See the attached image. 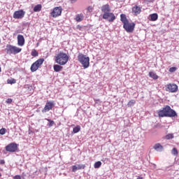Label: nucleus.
I'll return each instance as SVG.
<instances>
[{
  "mask_svg": "<svg viewBox=\"0 0 179 179\" xmlns=\"http://www.w3.org/2000/svg\"><path fill=\"white\" fill-rule=\"evenodd\" d=\"M158 116L161 117L162 118L164 117H168L169 118H173L174 117H177V112L174 110V109H171L170 106L166 105L162 109L157 111Z\"/></svg>",
  "mask_w": 179,
  "mask_h": 179,
  "instance_id": "nucleus-1",
  "label": "nucleus"
},
{
  "mask_svg": "<svg viewBox=\"0 0 179 179\" xmlns=\"http://www.w3.org/2000/svg\"><path fill=\"white\" fill-rule=\"evenodd\" d=\"M120 20L123 23V29H124L127 33H132V31H134L135 29V24L134 22H129L125 14L120 15Z\"/></svg>",
  "mask_w": 179,
  "mask_h": 179,
  "instance_id": "nucleus-2",
  "label": "nucleus"
},
{
  "mask_svg": "<svg viewBox=\"0 0 179 179\" xmlns=\"http://www.w3.org/2000/svg\"><path fill=\"white\" fill-rule=\"evenodd\" d=\"M69 59V56L64 52H60L55 57V62L59 65H66Z\"/></svg>",
  "mask_w": 179,
  "mask_h": 179,
  "instance_id": "nucleus-3",
  "label": "nucleus"
},
{
  "mask_svg": "<svg viewBox=\"0 0 179 179\" xmlns=\"http://www.w3.org/2000/svg\"><path fill=\"white\" fill-rule=\"evenodd\" d=\"M78 58L79 62L83 64V66L85 69H86V68H89V65H90V58L89 57L79 53Z\"/></svg>",
  "mask_w": 179,
  "mask_h": 179,
  "instance_id": "nucleus-4",
  "label": "nucleus"
},
{
  "mask_svg": "<svg viewBox=\"0 0 179 179\" xmlns=\"http://www.w3.org/2000/svg\"><path fill=\"white\" fill-rule=\"evenodd\" d=\"M6 50L7 51V54H13L14 55H16V54L21 52L22 48L13 46L12 45H7Z\"/></svg>",
  "mask_w": 179,
  "mask_h": 179,
  "instance_id": "nucleus-5",
  "label": "nucleus"
},
{
  "mask_svg": "<svg viewBox=\"0 0 179 179\" xmlns=\"http://www.w3.org/2000/svg\"><path fill=\"white\" fill-rule=\"evenodd\" d=\"M44 63V59H38L36 60L34 63H33L31 66V72H36L37 69L40 68L41 65Z\"/></svg>",
  "mask_w": 179,
  "mask_h": 179,
  "instance_id": "nucleus-6",
  "label": "nucleus"
},
{
  "mask_svg": "<svg viewBox=\"0 0 179 179\" xmlns=\"http://www.w3.org/2000/svg\"><path fill=\"white\" fill-rule=\"evenodd\" d=\"M55 106V103L54 101H48L45 105V107L42 110V113H48L52 108Z\"/></svg>",
  "mask_w": 179,
  "mask_h": 179,
  "instance_id": "nucleus-7",
  "label": "nucleus"
},
{
  "mask_svg": "<svg viewBox=\"0 0 179 179\" xmlns=\"http://www.w3.org/2000/svg\"><path fill=\"white\" fill-rule=\"evenodd\" d=\"M6 152H10L13 153L17 150V144L16 143H10L5 148Z\"/></svg>",
  "mask_w": 179,
  "mask_h": 179,
  "instance_id": "nucleus-8",
  "label": "nucleus"
},
{
  "mask_svg": "<svg viewBox=\"0 0 179 179\" xmlns=\"http://www.w3.org/2000/svg\"><path fill=\"white\" fill-rule=\"evenodd\" d=\"M61 13H62V7H56L50 13V15H51L52 17H58V16H61Z\"/></svg>",
  "mask_w": 179,
  "mask_h": 179,
  "instance_id": "nucleus-9",
  "label": "nucleus"
},
{
  "mask_svg": "<svg viewBox=\"0 0 179 179\" xmlns=\"http://www.w3.org/2000/svg\"><path fill=\"white\" fill-rule=\"evenodd\" d=\"M166 90L171 93H176L178 90V86L176 84H169L166 86Z\"/></svg>",
  "mask_w": 179,
  "mask_h": 179,
  "instance_id": "nucleus-10",
  "label": "nucleus"
},
{
  "mask_svg": "<svg viewBox=\"0 0 179 179\" xmlns=\"http://www.w3.org/2000/svg\"><path fill=\"white\" fill-rule=\"evenodd\" d=\"M25 14L26 12H24L23 10H17L13 13V17L14 19H23Z\"/></svg>",
  "mask_w": 179,
  "mask_h": 179,
  "instance_id": "nucleus-11",
  "label": "nucleus"
},
{
  "mask_svg": "<svg viewBox=\"0 0 179 179\" xmlns=\"http://www.w3.org/2000/svg\"><path fill=\"white\" fill-rule=\"evenodd\" d=\"M103 19H105V20H108L111 22L113 20H115V15L113 13H106L103 15Z\"/></svg>",
  "mask_w": 179,
  "mask_h": 179,
  "instance_id": "nucleus-12",
  "label": "nucleus"
},
{
  "mask_svg": "<svg viewBox=\"0 0 179 179\" xmlns=\"http://www.w3.org/2000/svg\"><path fill=\"white\" fill-rule=\"evenodd\" d=\"M17 44L20 47H23V45H24V36H23V35H17Z\"/></svg>",
  "mask_w": 179,
  "mask_h": 179,
  "instance_id": "nucleus-13",
  "label": "nucleus"
},
{
  "mask_svg": "<svg viewBox=\"0 0 179 179\" xmlns=\"http://www.w3.org/2000/svg\"><path fill=\"white\" fill-rule=\"evenodd\" d=\"M101 10L103 13H108L111 12V8H110V5L106 4V5H103L101 6Z\"/></svg>",
  "mask_w": 179,
  "mask_h": 179,
  "instance_id": "nucleus-14",
  "label": "nucleus"
},
{
  "mask_svg": "<svg viewBox=\"0 0 179 179\" xmlns=\"http://www.w3.org/2000/svg\"><path fill=\"white\" fill-rule=\"evenodd\" d=\"M153 149L157 152H163V150H164V147H163L160 143H156L154 145Z\"/></svg>",
  "mask_w": 179,
  "mask_h": 179,
  "instance_id": "nucleus-15",
  "label": "nucleus"
},
{
  "mask_svg": "<svg viewBox=\"0 0 179 179\" xmlns=\"http://www.w3.org/2000/svg\"><path fill=\"white\" fill-rule=\"evenodd\" d=\"M53 69H54L55 72H61V71H62V69H63V67L61 66V64L60 65L55 64L53 66Z\"/></svg>",
  "mask_w": 179,
  "mask_h": 179,
  "instance_id": "nucleus-16",
  "label": "nucleus"
},
{
  "mask_svg": "<svg viewBox=\"0 0 179 179\" xmlns=\"http://www.w3.org/2000/svg\"><path fill=\"white\" fill-rule=\"evenodd\" d=\"M150 17V20H152V22H156V20H157L159 17V16L157 15V13L151 14Z\"/></svg>",
  "mask_w": 179,
  "mask_h": 179,
  "instance_id": "nucleus-17",
  "label": "nucleus"
},
{
  "mask_svg": "<svg viewBox=\"0 0 179 179\" xmlns=\"http://www.w3.org/2000/svg\"><path fill=\"white\" fill-rule=\"evenodd\" d=\"M149 76H150V78H152L154 79V80L158 79V78H159V76H157L155 74V73L153 72V71H150V72L149 73Z\"/></svg>",
  "mask_w": 179,
  "mask_h": 179,
  "instance_id": "nucleus-18",
  "label": "nucleus"
},
{
  "mask_svg": "<svg viewBox=\"0 0 179 179\" xmlns=\"http://www.w3.org/2000/svg\"><path fill=\"white\" fill-rule=\"evenodd\" d=\"M41 4H38L35 6L34 8V12H40V10H41Z\"/></svg>",
  "mask_w": 179,
  "mask_h": 179,
  "instance_id": "nucleus-19",
  "label": "nucleus"
},
{
  "mask_svg": "<svg viewBox=\"0 0 179 179\" xmlns=\"http://www.w3.org/2000/svg\"><path fill=\"white\" fill-rule=\"evenodd\" d=\"M132 10L134 13H141V8L138 6L133 7Z\"/></svg>",
  "mask_w": 179,
  "mask_h": 179,
  "instance_id": "nucleus-20",
  "label": "nucleus"
},
{
  "mask_svg": "<svg viewBox=\"0 0 179 179\" xmlns=\"http://www.w3.org/2000/svg\"><path fill=\"white\" fill-rule=\"evenodd\" d=\"M45 120L49 122L48 123V127H49V128H51V127H52L54 124H55V122H54V120H51V119H45Z\"/></svg>",
  "mask_w": 179,
  "mask_h": 179,
  "instance_id": "nucleus-21",
  "label": "nucleus"
},
{
  "mask_svg": "<svg viewBox=\"0 0 179 179\" xmlns=\"http://www.w3.org/2000/svg\"><path fill=\"white\" fill-rule=\"evenodd\" d=\"M76 22H82L83 20V15H77L76 17Z\"/></svg>",
  "mask_w": 179,
  "mask_h": 179,
  "instance_id": "nucleus-22",
  "label": "nucleus"
},
{
  "mask_svg": "<svg viewBox=\"0 0 179 179\" xmlns=\"http://www.w3.org/2000/svg\"><path fill=\"white\" fill-rule=\"evenodd\" d=\"M94 169H100V167H101V162L98 161L95 162L94 164Z\"/></svg>",
  "mask_w": 179,
  "mask_h": 179,
  "instance_id": "nucleus-23",
  "label": "nucleus"
},
{
  "mask_svg": "<svg viewBox=\"0 0 179 179\" xmlns=\"http://www.w3.org/2000/svg\"><path fill=\"white\" fill-rule=\"evenodd\" d=\"M80 131V126L78 125L73 129V132L74 134H78Z\"/></svg>",
  "mask_w": 179,
  "mask_h": 179,
  "instance_id": "nucleus-24",
  "label": "nucleus"
},
{
  "mask_svg": "<svg viewBox=\"0 0 179 179\" xmlns=\"http://www.w3.org/2000/svg\"><path fill=\"white\" fill-rule=\"evenodd\" d=\"M31 55H32V57H38V52H37V50H36L34 49V50L31 51Z\"/></svg>",
  "mask_w": 179,
  "mask_h": 179,
  "instance_id": "nucleus-25",
  "label": "nucleus"
},
{
  "mask_svg": "<svg viewBox=\"0 0 179 179\" xmlns=\"http://www.w3.org/2000/svg\"><path fill=\"white\" fill-rule=\"evenodd\" d=\"M7 83H8L9 85H13L16 83V80L14 78H12L10 80H7Z\"/></svg>",
  "mask_w": 179,
  "mask_h": 179,
  "instance_id": "nucleus-26",
  "label": "nucleus"
},
{
  "mask_svg": "<svg viewBox=\"0 0 179 179\" xmlns=\"http://www.w3.org/2000/svg\"><path fill=\"white\" fill-rule=\"evenodd\" d=\"M171 154L173 155V156H177V155H178V151L177 150V148H173Z\"/></svg>",
  "mask_w": 179,
  "mask_h": 179,
  "instance_id": "nucleus-27",
  "label": "nucleus"
},
{
  "mask_svg": "<svg viewBox=\"0 0 179 179\" xmlns=\"http://www.w3.org/2000/svg\"><path fill=\"white\" fill-rule=\"evenodd\" d=\"M135 103H136L135 100H131L128 102L127 106L129 107H132V106H134V104H135Z\"/></svg>",
  "mask_w": 179,
  "mask_h": 179,
  "instance_id": "nucleus-28",
  "label": "nucleus"
},
{
  "mask_svg": "<svg viewBox=\"0 0 179 179\" xmlns=\"http://www.w3.org/2000/svg\"><path fill=\"white\" fill-rule=\"evenodd\" d=\"M77 166V169H78V170H82V169H85V167H86V166L85 164H78Z\"/></svg>",
  "mask_w": 179,
  "mask_h": 179,
  "instance_id": "nucleus-29",
  "label": "nucleus"
},
{
  "mask_svg": "<svg viewBox=\"0 0 179 179\" xmlns=\"http://www.w3.org/2000/svg\"><path fill=\"white\" fill-rule=\"evenodd\" d=\"M6 134V129L2 128L0 129V135H5Z\"/></svg>",
  "mask_w": 179,
  "mask_h": 179,
  "instance_id": "nucleus-30",
  "label": "nucleus"
},
{
  "mask_svg": "<svg viewBox=\"0 0 179 179\" xmlns=\"http://www.w3.org/2000/svg\"><path fill=\"white\" fill-rule=\"evenodd\" d=\"M78 170H79V169H78L77 165H74V166H72V171H73V173H75Z\"/></svg>",
  "mask_w": 179,
  "mask_h": 179,
  "instance_id": "nucleus-31",
  "label": "nucleus"
},
{
  "mask_svg": "<svg viewBox=\"0 0 179 179\" xmlns=\"http://www.w3.org/2000/svg\"><path fill=\"white\" fill-rule=\"evenodd\" d=\"M174 138V136L173 134H168L166 136V139H173Z\"/></svg>",
  "mask_w": 179,
  "mask_h": 179,
  "instance_id": "nucleus-32",
  "label": "nucleus"
},
{
  "mask_svg": "<svg viewBox=\"0 0 179 179\" xmlns=\"http://www.w3.org/2000/svg\"><path fill=\"white\" fill-rule=\"evenodd\" d=\"M176 71H177V67H171L169 69V72H176Z\"/></svg>",
  "mask_w": 179,
  "mask_h": 179,
  "instance_id": "nucleus-33",
  "label": "nucleus"
},
{
  "mask_svg": "<svg viewBox=\"0 0 179 179\" xmlns=\"http://www.w3.org/2000/svg\"><path fill=\"white\" fill-rule=\"evenodd\" d=\"M87 12H90V13H91V12H93V7L92 6H88L87 8Z\"/></svg>",
  "mask_w": 179,
  "mask_h": 179,
  "instance_id": "nucleus-34",
  "label": "nucleus"
},
{
  "mask_svg": "<svg viewBox=\"0 0 179 179\" xmlns=\"http://www.w3.org/2000/svg\"><path fill=\"white\" fill-rule=\"evenodd\" d=\"M14 179H22V177L20 175H16L13 177Z\"/></svg>",
  "mask_w": 179,
  "mask_h": 179,
  "instance_id": "nucleus-35",
  "label": "nucleus"
},
{
  "mask_svg": "<svg viewBox=\"0 0 179 179\" xmlns=\"http://www.w3.org/2000/svg\"><path fill=\"white\" fill-rule=\"evenodd\" d=\"M6 103H7V104H10V103H12V99H8L6 100Z\"/></svg>",
  "mask_w": 179,
  "mask_h": 179,
  "instance_id": "nucleus-36",
  "label": "nucleus"
},
{
  "mask_svg": "<svg viewBox=\"0 0 179 179\" xmlns=\"http://www.w3.org/2000/svg\"><path fill=\"white\" fill-rule=\"evenodd\" d=\"M0 164H5V160L1 159L0 160Z\"/></svg>",
  "mask_w": 179,
  "mask_h": 179,
  "instance_id": "nucleus-37",
  "label": "nucleus"
},
{
  "mask_svg": "<svg viewBox=\"0 0 179 179\" xmlns=\"http://www.w3.org/2000/svg\"><path fill=\"white\" fill-rule=\"evenodd\" d=\"M137 179H143V177H141V176H138V177L137 178Z\"/></svg>",
  "mask_w": 179,
  "mask_h": 179,
  "instance_id": "nucleus-38",
  "label": "nucleus"
},
{
  "mask_svg": "<svg viewBox=\"0 0 179 179\" xmlns=\"http://www.w3.org/2000/svg\"><path fill=\"white\" fill-rule=\"evenodd\" d=\"M72 1V2H76V1H78V0H71Z\"/></svg>",
  "mask_w": 179,
  "mask_h": 179,
  "instance_id": "nucleus-39",
  "label": "nucleus"
},
{
  "mask_svg": "<svg viewBox=\"0 0 179 179\" xmlns=\"http://www.w3.org/2000/svg\"><path fill=\"white\" fill-rule=\"evenodd\" d=\"M0 72H1V67H0Z\"/></svg>",
  "mask_w": 179,
  "mask_h": 179,
  "instance_id": "nucleus-40",
  "label": "nucleus"
}]
</instances>
